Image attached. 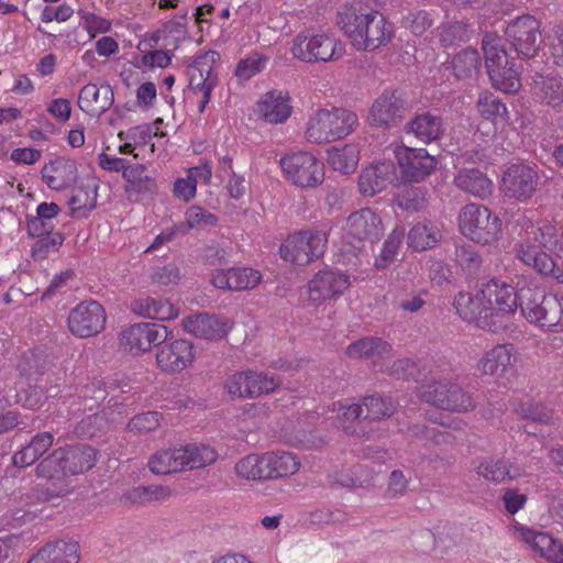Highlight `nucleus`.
I'll use <instances>...</instances> for the list:
<instances>
[{"label": "nucleus", "instance_id": "nucleus-42", "mask_svg": "<svg viewBox=\"0 0 563 563\" xmlns=\"http://www.w3.org/2000/svg\"><path fill=\"white\" fill-rule=\"evenodd\" d=\"M170 495V489L163 485H140L128 489L122 496L124 505L143 504L145 501L163 499Z\"/></svg>", "mask_w": 563, "mask_h": 563}, {"label": "nucleus", "instance_id": "nucleus-8", "mask_svg": "<svg viewBox=\"0 0 563 563\" xmlns=\"http://www.w3.org/2000/svg\"><path fill=\"white\" fill-rule=\"evenodd\" d=\"M538 180L539 175L536 166L517 159L508 164L503 170L499 190L505 197L526 201L536 192Z\"/></svg>", "mask_w": 563, "mask_h": 563}, {"label": "nucleus", "instance_id": "nucleus-10", "mask_svg": "<svg viewBox=\"0 0 563 563\" xmlns=\"http://www.w3.org/2000/svg\"><path fill=\"white\" fill-rule=\"evenodd\" d=\"M422 401L442 410L466 411L472 406L471 396L463 388L451 382H432L420 391Z\"/></svg>", "mask_w": 563, "mask_h": 563}, {"label": "nucleus", "instance_id": "nucleus-48", "mask_svg": "<svg viewBox=\"0 0 563 563\" xmlns=\"http://www.w3.org/2000/svg\"><path fill=\"white\" fill-rule=\"evenodd\" d=\"M188 470L205 467L218 459V453L209 445L187 444L183 446Z\"/></svg>", "mask_w": 563, "mask_h": 563}, {"label": "nucleus", "instance_id": "nucleus-39", "mask_svg": "<svg viewBox=\"0 0 563 563\" xmlns=\"http://www.w3.org/2000/svg\"><path fill=\"white\" fill-rule=\"evenodd\" d=\"M542 309L538 325L547 327L552 332L563 331V295L549 294Z\"/></svg>", "mask_w": 563, "mask_h": 563}, {"label": "nucleus", "instance_id": "nucleus-35", "mask_svg": "<svg viewBox=\"0 0 563 563\" xmlns=\"http://www.w3.org/2000/svg\"><path fill=\"white\" fill-rule=\"evenodd\" d=\"M371 19L369 12H362L361 10H356L354 8L346 9L344 12L338 13L336 23L341 26L344 34L350 40L351 44L354 46V43L361 37L366 36V20Z\"/></svg>", "mask_w": 563, "mask_h": 563}, {"label": "nucleus", "instance_id": "nucleus-1", "mask_svg": "<svg viewBox=\"0 0 563 563\" xmlns=\"http://www.w3.org/2000/svg\"><path fill=\"white\" fill-rule=\"evenodd\" d=\"M498 14L495 10V90L515 95L521 88V65L517 66L516 58L499 43V32L517 55L529 58L536 55L542 43L541 23L529 14L515 18L508 13Z\"/></svg>", "mask_w": 563, "mask_h": 563}, {"label": "nucleus", "instance_id": "nucleus-53", "mask_svg": "<svg viewBox=\"0 0 563 563\" xmlns=\"http://www.w3.org/2000/svg\"><path fill=\"white\" fill-rule=\"evenodd\" d=\"M273 478H283L298 472L300 463L290 452H269Z\"/></svg>", "mask_w": 563, "mask_h": 563}, {"label": "nucleus", "instance_id": "nucleus-9", "mask_svg": "<svg viewBox=\"0 0 563 563\" xmlns=\"http://www.w3.org/2000/svg\"><path fill=\"white\" fill-rule=\"evenodd\" d=\"M280 166L295 185L308 188L320 185L324 179V165L307 152L292 153L280 159Z\"/></svg>", "mask_w": 563, "mask_h": 563}, {"label": "nucleus", "instance_id": "nucleus-40", "mask_svg": "<svg viewBox=\"0 0 563 563\" xmlns=\"http://www.w3.org/2000/svg\"><path fill=\"white\" fill-rule=\"evenodd\" d=\"M245 377L244 398H256L276 389L278 382L273 376L255 371H243Z\"/></svg>", "mask_w": 563, "mask_h": 563}, {"label": "nucleus", "instance_id": "nucleus-26", "mask_svg": "<svg viewBox=\"0 0 563 563\" xmlns=\"http://www.w3.org/2000/svg\"><path fill=\"white\" fill-rule=\"evenodd\" d=\"M396 168L393 163L382 162L364 168L358 176V190L362 196L373 197L393 181Z\"/></svg>", "mask_w": 563, "mask_h": 563}, {"label": "nucleus", "instance_id": "nucleus-16", "mask_svg": "<svg viewBox=\"0 0 563 563\" xmlns=\"http://www.w3.org/2000/svg\"><path fill=\"white\" fill-rule=\"evenodd\" d=\"M490 216L492 211L488 207L466 205L459 217L462 233L475 243L489 245L493 242V231L489 228Z\"/></svg>", "mask_w": 563, "mask_h": 563}, {"label": "nucleus", "instance_id": "nucleus-41", "mask_svg": "<svg viewBox=\"0 0 563 563\" xmlns=\"http://www.w3.org/2000/svg\"><path fill=\"white\" fill-rule=\"evenodd\" d=\"M34 239L35 241L31 245L30 256L34 262H41L47 260L52 254L59 252L65 241V234L63 232H56L35 236Z\"/></svg>", "mask_w": 563, "mask_h": 563}, {"label": "nucleus", "instance_id": "nucleus-38", "mask_svg": "<svg viewBox=\"0 0 563 563\" xmlns=\"http://www.w3.org/2000/svg\"><path fill=\"white\" fill-rule=\"evenodd\" d=\"M549 294L542 289H521L520 291V309L522 316L530 322L538 325L542 314L545 299Z\"/></svg>", "mask_w": 563, "mask_h": 563}, {"label": "nucleus", "instance_id": "nucleus-25", "mask_svg": "<svg viewBox=\"0 0 563 563\" xmlns=\"http://www.w3.org/2000/svg\"><path fill=\"white\" fill-rule=\"evenodd\" d=\"M79 548L73 539L48 542L27 563H78Z\"/></svg>", "mask_w": 563, "mask_h": 563}, {"label": "nucleus", "instance_id": "nucleus-63", "mask_svg": "<svg viewBox=\"0 0 563 563\" xmlns=\"http://www.w3.org/2000/svg\"><path fill=\"white\" fill-rule=\"evenodd\" d=\"M25 230L30 238H35L45 234L56 233L53 222H48L42 217L35 214H26L25 217Z\"/></svg>", "mask_w": 563, "mask_h": 563}, {"label": "nucleus", "instance_id": "nucleus-7", "mask_svg": "<svg viewBox=\"0 0 563 563\" xmlns=\"http://www.w3.org/2000/svg\"><path fill=\"white\" fill-rule=\"evenodd\" d=\"M291 53L306 63L329 62L343 55V44L327 34L299 33L292 41Z\"/></svg>", "mask_w": 563, "mask_h": 563}, {"label": "nucleus", "instance_id": "nucleus-59", "mask_svg": "<svg viewBox=\"0 0 563 563\" xmlns=\"http://www.w3.org/2000/svg\"><path fill=\"white\" fill-rule=\"evenodd\" d=\"M16 369L21 376L30 377L34 374L43 375L46 372V363L38 354L31 353L24 354L18 365Z\"/></svg>", "mask_w": 563, "mask_h": 563}, {"label": "nucleus", "instance_id": "nucleus-13", "mask_svg": "<svg viewBox=\"0 0 563 563\" xmlns=\"http://www.w3.org/2000/svg\"><path fill=\"white\" fill-rule=\"evenodd\" d=\"M350 286V275L339 269H321L308 283V300L318 307L327 300L339 298Z\"/></svg>", "mask_w": 563, "mask_h": 563}, {"label": "nucleus", "instance_id": "nucleus-11", "mask_svg": "<svg viewBox=\"0 0 563 563\" xmlns=\"http://www.w3.org/2000/svg\"><path fill=\"white\" fill-rule=\"evenodd\" d=\"M104 308L96 300H85L74 307L68 316V329L77 338L99 334L106 324Z\"/></svg>", "mask_w": 563, "mask_h": 563}, {"label": "nucleus", "instance_id": "nucleus-51", "mask_svg": "<svg viewBox=\"0 0 563 563\" xmlns=\"http://www.w3.org/2000/svg\"><path fill=\"white\" fill-rule=\"evenodd\" d=\"M495 316L499 312L512 313L518 308V300H520V294H518L515 287L505 283L499 284L495 279Z\"/></svg>", "mask_w": 563, "mask_h": 563}, {"label": "nucleus", "instance_id": "nucleus-15", "mask_svg": "<svg viewBox=\"0 0 563 563\" xmlns=\"http://www.w3.org/2000/svg\"><path fill=\"white\" fill-rule=\"evenodd\" d=\"M196 360L194 343L187 339H166L156 353L158 368L167 374L180 373Z\"/></svg>", "mask_w": 563, "mask_h": 563}, {"label": "nucleus", "instance_id": "nucleus-58", "mask_svg": "<svg viewBox=\"0 0 563 563\" xmlns=\"http://www.w3.org/2000/svg\"><path fill=\"white\" fill-rule=\"evenodd\" d=\"M390 375L406 382H418L422 374L415 361L411 358H399L390 366Z\"/></svg>", "mask_w": 563, "mask_h": 563}, {"label": "nucleus", "instance_id": "nucleus-12", "mask_svg": "<svg viewBox=\"0 0 563 563\" xmlns=\"http://www.w3.org/2000/svg\"><path fill=\"white\" fill-rule=\"evenodd\" d=\"M166 339H173V330L155 322L134 323L121 333V344L135 354L159 347Z\"/></svg>", "mask_w": 563, "mask_h": 563}, {"label": "nucleus", "instance_id": "nucleus-60", "mask_svg": "<svg viewBox=\"0 0 563 563\" xmlns=\"http://www.w3.org/2000/svg\"><path fill=\"white\" fill-rule=\"evenodd\" d=\"M408 431L416 438L431 441L435 444L448 442L452 438L450 432H442L434 427L422 423H415L408 428Z\"/></svg>", "mask_w": 563, "mask_h": 563}, {"label": "nucleus", "instance_id": "nucleus-20", "mask_svg": "<svg viewBox=\"0 0 563 563\" xmlns=\"http://www.w3.org/2000/svg\"><path fill=\"white\" fill-rule=\"evenodd\" d=\"M366 36H360L354 43L356 51L374 52L386 46L395 36L394 23L376 10H371V19L366 20Z\"/></svg>", "mask_w": 563, "mask_h": 563}, {"label": "nucleus", "instance_id": "nucleus-34", "mask_svg": "<svg viewBox=\"0 0 563 563\" xmlns=\"http://www.w3.org/2000/svg\"><path fill=\"white\" fill-rule=\"evenodd\" d=\"M454 184L477 197H486L492 194L490 179L478 168L461 169L454 178Z\"/></svg>", "mask_w": 563, "mask_h": 563}, {"label": "nucleus", "instance_id": "nucleus-2", "mask_svg": "<svg viewBox=\"0 0 563 563\" xmlns=\"http://www.w3.org/2000/svg\"><path fill=\"white\" fill-rule=\"evenodd\" d=\"M99 451L89 444L76 443L53 450L35 468L37 477L60 479L66 476L85 474L98 461Z\"/></svg>", "mask_w": 563, "mask_h": 563}, {"label": "nucleus", "instance_id": "nucleus-6", "mask_svg": "<svg viewBox=\"0 0 563 563\" xmlns=\"http://www.w3.org/2000/svg\"><path fill=\"white\" fill-rule=\"evenodd\" d=\"M407 93L399 87H388L374 100L368 111L371 126L390 130L399 126L407 109Z\"/></svg>", "mask_w": 563, "mask_h": 563}, {"label": "nucleus", "instance_id": "nucleus-43", "mask_svg": "<svg viewBox=\"0 0 563 563\" xmlns=\"http://www.w3.org/2000/svg\"><path fill=\"white\" fill-rule=\"evenodd\" d=\"M426 189L422 187H405L391 200V205L408 212H419L427 206Z\"/></svg>", "mask_w": 563, "mask_h": 563}, {"label": "nucleus", "instance_id": "nucleus-14", "mask_svg": "<svg viewBox=\"0 0 563 563\" xmlns=\"http://www.w3.org/2000/svg\"><path fill=\"white\" fill-rule=\"evenodd\" d=\"M404 183H420L437 167V159L426 148L408 146L398 147L395 152Z\"/></svg>", "mask_w": 563, "mask_h": 563}, {"label": "nucleus", "instance_id": "nucleus-19", "mask_svg": "<svg viewBox=\"0 0 563 563\" xmlns=\"http://www.w3.org/2000/svg\"><path fill=\"white\" fill-rule=\"evenodd\" d=\"M346 225L349 234L358 241L376 243L385 233L380 216L371 208L352 212L347 217Z\"/></svg>", "mask_w": 563, "mask_h": 563}, {"label": "nucleus", "instance_id": "nucleus-44", "mask_svg": "<svg viewBox=\"0 0 563 563\" xmlns=\"http://www.w3.org/2000/svg\"><path fill=\"white\" fill-rule=\"evenodd\" d=\"M481 67V57L478 51L467 47L457 53L452 59L454 76L459 79H465L477 74Z\"/></svg>", "mask_w": 563, "mask_h": 563}, {"label": "nucleus", "instance_id": "nucleus-52", "mask_svg": "<svg viewBox=\"0 0 563 563\" xmlns=\"http://www.w3.org/2000/svg\"><path fill=\"white\" fill-rule=\"evenodd\" d=\"M404 236V228L397 227L393 230V232L383 243V247L380 250L379 255L375 258V267L377 269L386 268L389 265V263L395 260V256L397 254V251L401 244Z\"/></svg>", "mask_w": 563, "mask_h": 563}, {"label": "nucleus", "instance_id": "nucleus-54", "mask_svg": "<svg viewBox=\"0 0 563 563\" xmlns=\"http://www.w3.org/2000/svg\"><path fill=\"white\" fill-rule=\"evenodd\" d=\"M228 249L218 243L205 245L198 255V261L213 269L230 265Z\"/></svg>", "mask_w": 563, "mask_h": 563}, {"label": "nucleus", "instance_id": "nucleus-45", "mask_svg": "<svg viewBox=\"0 0 563 563\" xmlns=\"http://www.w3.org/2000/svg\"><path fill=\"white\" fill-rule=\"evenodd\" d=\"M435 16H438V13L433 9L413 8L402 15L401 24L416 36H421L434 24Z\"/></svg>", "mask_w": 563, "mask_h": 563}, {"label": "nucleus", "instance_id": "nucleus-5", "mask_svg": "<svg viewBox=\"0 0 563 563\" xmlns=\"http://www.w3.org/2000/svg\"><path fill=\"white\" fill-rule=\"evenodd\" d=\"M493 279L483 283L474 295L460 291L453 300L457 314L476 328L492 331L493 327Z\"/></svg>", "mask_w": 563, "mask_h": 563}, {"label": "nucleus", "instance_id": "nucleus-36", "mask_svg": "<svg viewBox=\"0 0 563 563\" xmlns=\"http://www.w3.org/2000/svg\"><path fill=\"white\" fill-rule=\"evenodd\" d=\"M97 186H78L69 198L70 216L75 219H86L97 207Z\"/></svg>", "mask_w": 563, "mask_h": 563}, {"label": "nucleus", "instance_id": "nucleus-24", "mask_svg": "<svg viewBox=\"0 0 563 563\" xmlns=\"http://www.w3.org/2000/svg\"><path fill=\"white\" fill-rule=\"evenodd\" d=\"M518 353L511 343L495 345V385L511 388L518 378Z\"/></svg>", "mask_w": 563, "mask_h": 563}, {"label": "nucleus", "instance_id": "nucleus-46", "mask_svg": "<svg viewBox=\"0 0 563 563\" xmlns=\"http://www.w3.org/2000/svg\"><path fill=\"white\" fill-rule=\"evenodd\" d=\"M516 412L526 420L533 423L550 426L554 423V411L540 401L529 399L520 402L516 408Z\"/></svg>", "mask_w": 563, "mask_h": 563}, {"label": "nucleus", "instance_id": "nucleus-3", "mask_svg": "<svg viewBox=\"0 0 563 563\" xmlns=\"http://www.w3.org/2000/svg\"><path fill=\"white\" fill-rule=\"evenodd\" d=\"M357 124V114L352 110L339 107L320 109L310 118L306 137L317 144L334 142L351 134Z\"/></svg>", "mask_w": 563, "mask_h": 563}, {"label": "nucleus", "instance_id": "nucleus-30", "mask_svg": "<svg viewBox=\"0 0 563 563\" xmlns=\"http://www.w3.org/2000/svg\"><path fill=\"white\" fill-rule=\"evenodd\" d=\"M53 442L54 435L52 432H37L27 444L12 455V464L19 468L31 466L48 451Z\"/></svg>", "mask_w": 563, "mask_h": 563}, {"label": "nucleus", "instance_id": "nucleus-22", "mask_svg": "<svg viewBox=\"0 0 563 563\" xmlns=\"http://www.w3.org/2000/svg\"><path fill=\"white\" fill-rule=\"evenodd\" d=\"M532 95L555 111L563 107V78L554 70L548 73L536 71L531 76Z\"/></svg>", "mask_w": 563, "mask_h": 563}, {"label": "nucleus", "instance_id": "nucleus-57", "mask_svg": "<svg viewBox=\"0 0 563 563\" xmlns=\"http://www.w3.org/2000/svg\"><path fill=\"white\" fill-rule=\"evenodd\" d=\"M162 413L158 411H146L132 417L128 423L131 432L146 433L154 431L159 426Z\"/></svg>", "mask_w": 563, "mask_h": 563}, {"label": "nucleus", "instance_id": "nucleus-29", "mask_svg": "<svg viewBox=\"0 0 563 563\" xmlns=\"http://www.w3.org/2000/svg\"><path fill=\"white\" fill-rule=\"evenodd\" d=\"M407 133H413L420 141L431 143L439 141L444 134L443 119L430 111L417 113L405 125Z\"/></svg>", "mask_w": 563, "mask_h": 563}, {"label": "nucleus", "instance_id": "nucleus-23", "mask_svg": "<svg viewBox=\"0 0 563 563\" xmlns=\"http://www.w3.org/2000/svg\"><path fill=\"white\" fill-rule=\"evenodd\" d=\"M114 102V93L109 84L97 87L95 84L85 85L78 96V107L89 115H100L108 111Z\"/></svg>", "mask_w": 563, "mask_h": 563}, {"label": "nucleus", "instance_id": "nucleus-62", "mask_svg": "<svg viewBox=\"0 0 563 563\" xmlns=\"http://www.w3.org/2000/svg\"><path fill=\"white\" fill-rule=\"evenodd\" d=\"M185 216L190 220L194 228L216 227L218 223V217L216 214L198 206L188 208Z\"/></svg>", "mask_w": 563, "mask_h": 563}, {"label": "nucleus", "instance_id": "nucleus-27", "mask_svg": "<svg viewBox=\"0 0 563 563\" xmlns=\"http://www.w3.org/2000/svg\"><path fill=\"white\" fill-rule=\"evenodd\" d=\"M289 102L290 97L288 92L283 93L276 89L267 91L257 102V113L267 123H283L292 112V107Z\"/></svg>", "mask_w": 563, "mask_h": 563}, {"label": "nucleus", "instance_id": "nucleus-47", "mask_svg": "<svg viewBox=\"0 0 563 563\" xmlns=\"http://www.w3.org/2000/svg\"><path fill=\"white\" fill-rule=\"evenodd\" d=\"M438 36L445 48L461 45L470 40L468 25L462 21L443 22L438 27Z\"/></svg>", "mask_w": 563, "mask_h": 563}, {"label": "nucleus", "instance_id": "nucleus-55", "mask_svg": "<svg viewBox=\"0 0 563 563\" xmlns=\"http://www.w3.org/2000/svg\"><path fill=\"white\" fill-rule=\"evenodd\" d=\"M232 290L251 289L258 285L262 275L258 271L249 267H231Z\"/></svg>", "mask_w": 563, "mask_h": 563}, {"label": "nucleus", "instance_id": "nucleus-17", "mask_svg": "<svg viewBox=\"0 0 563 563\" xmlns=\"http://www.w3.org/2000/svg\"><path fill=\"white\" fill-rule=\"evenodd\" d=\"M518 538L536 554L552 563H563V542L548 532L526 526L515 527Z\"/></svg>", "mask_w": 563, "mask_h": 563}, {"label": "nucleus", "instance_id": "nucleus-64", "mask_svg": "<svg viewBox=\"0 0 563 563\" xmlns=\"http://www.w3.org/2000/svg\"><path fill=\"white\" fill-rule=\"evenodd\" d=\"M265 63L266 59L262 57L242 59L238 63L234 74L240 79H250L263 69Z\"/></svg>", "mask_w": 563, "mask_h": 563}, {"label": "nucleus", "instance_id": "nucleus-4", "mask_svg": "<svg viewBox=\"0 0 563 563\" xmlns=\"http://www.w3.org/2000/svg\"><path fill=\"white\" fill-rule=\"evenodd\" d=\"M328 244V235L317 229H305L289 234L279 246L280 257L295 265H307L321 257Z\"/></svg>", "mask_w": 563, "mask_h": 563}, {"label": "nucleus", "instance_id": "nucleus-32", "mask_svg": "<svg viewBox=\"0 0 563 563\" xmlns=\"http://www.w3.org/2000/svg\"><path fill=\"white\" fill-rule=\"evenodd\" d=\"M144 164H129L123 168L122 177L125 180L124 190L126 194L154 195L157 191L156 180L145 174Z\"/></svg>", "mask_w": 563, "mask_h": 563}, {"label": "nucleus", "instance_id": "nucleus-37", "mask_svg": "<svg viewBox=\"0 0 563 563\" xmlns=\"http://www.w3.org/2000/svg\"><path fill=\"white\" fill-rule=\"evenodd\" d=\"M360 161V152L354 144H345L343 147L328 150V163L334 170L342 174L354 173Z\"/></svg>", "mask_w": 563, "mask_h": 563}, {"label": "nucleus", "instance_id": "nucleus-50", "mask_svg": "<svg viewBox=\"0 0 563 563\" xmlns=\"http://www.w3.org/2000/svg\"><path fill=\"white\" fill-rule=\"evenodd\" d=\"M110 429V421L103 412H96L81 419L76 427V433L85 438H96L106 434Z\"/></svg>", "mask_w": 563, "mask_h": 563}, {"label": "nucleus", "instance_id": "nucleus-56", "mask_svg": "<svg viewBox=\"0 0 563 563\" xmlns=\"http://www.w3.org/2000/svg\"><path fill=\"white\" fill-rule=\"evenodd\" d=\"M46 399V390L37 385L27 384L16 393V402L31 410L40 409Z\"/></svg>", "mask_w": 563, "mask_h": 563}, {"label": "nucleus", "instance_id": "nucleus-61", "mask_svg": "<svg viewBox=\"0 0 563 563\" xmlns=\"http://www.w3.org/2000/svg\"><path fill=\"white\" fill-rule=\"evenodd\" d=\"M153 136L152 125L144 123L130 128L128 131H120L118 137L121 141H131L134 146L145 145Z\"/></svg>", "mask_w": 563, "mask_h": 563}, {"label": "nucleus", "instance_id": "nucleus-33", "mask_svg": "<svg viewBox=\"0 0 563 563\" xmlns=\"http://www.w3.org/2000/svg\"><path fill=\"white\" fill-rule=\"evenodd\" d=\"M150 471L157 475L181 472L187 468L183 446L158 451L148 461Z\"/></svg>", "mask_w": 563, "mask_h": 563}, {"label": "nucleus", "instance_id": "nucleus-28", "mask_svg": "<svg viewBox=\"0 0 563 563\" xmlns=\"http://www.w3.org/2000/svg\"><path fill=\"white\" fill-rule=\"evenodd\" d=\"M393 346L379 336H364L351 342L345 354L352 360H371L373 362L390 356Z\"/></svg>", "mask_w": 563, "mask_h": 563}, {"label": "nucleus", "instance_id": "nucleus-31", "mask_svg": "<svg viewBox=\"0 0 563 563\" xmlns=\"http://www.w3.org/2000/svg\"><path fill=\"white\" fill-rule=\"evenodd\" d=\"M442 240L439 228L428 219L417 222L407 234V244L413 252H424L435 247Z\"/></svg>", "mask_w": 563, "mask_h": 563}, {"label": "nucleus", "instance_id": "nucleus-21", "mask_svg": "<svg viewBox=\"0 0 563 563\" xmlns=\"http://www.w3.org/2000/svg\"><path fill=\"white\" fill-rule=\"evenodd\" d=\"M41 174L47 187L56 191L74 186L78 179L76 162L64 156H58L46 163L42 167Z\"/></svg>", "mask_w": 563, "mask_h": 563}, {"label": "nucleus", "instance_id": "nucleus-18", "mask_svg": "<svg viewBox=\"0 0 563 563\" xmlns=\"http://www.w3.org/2000/svg\"><path fill=\"white\" fill-rule=\"evenodd\" d=\"M184 330L196 338L220 341L224 339L232 329L228 319L218 318L208 313H196L186 316L181 320Z\"/></svg>", "mask_w": 563, "mask_h": 563}, {"label": "nucleus", "instance_id": "nucleus-49", "mask_svg": "<svg viewBox=\"0 0 563 563\" xmlns=\"http://www.w3.org/2000/svg\"><path fill=\"white\" fill-rule=\"evenodd\" d=\"M364 408V420L378 421L390 417L394 413V407L379 394L366 396L362 399Z\"/></svg>", "mask_w": 563, "mask_h": 563}]
</instances>
